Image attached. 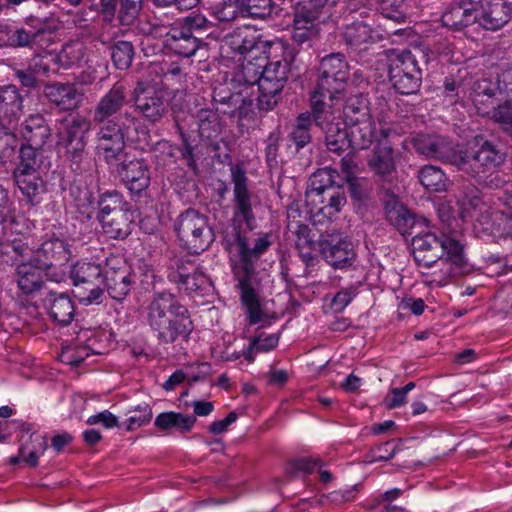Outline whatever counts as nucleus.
<instances>
[{
  "label": "nucleus",
  "instance_id": "f257e3e1",
  "mask_svg": "<svg viewBox=\"0 0 512 512\" xmlns=\"http://www.w3.org/2000/svg\"><path fill=\"white\" fill-rule=\"evenodd\" d=\"M128 102L126 86L117 82L95 105L92 123L98 127L99 148L120 140H127L142 150L152 145L150 133L142 122L132 113H120Z\"/></svg>",
  "mask_w": 512,
  "mask_h": 512
},
{
  "label": "nucleus",
  "instance_id": "f03ea898",
  "mask_svg": "<svg viewBox=\"0 0 512 512\" xmlns=\"http://www.w3.org/2000/svg\"><path fill=\"white\" fill-rule=\"evenodd\" d=\"M236 246L239 261L233 266V272L238 281L240 300L246 308L249 323L254 325L262 321L264 317L260 302L261 282L254 265L260 255L268 249L270 242L266 237H260L251 247L247 239L238 232Z\"/></svg>",
  "mask_w": 512,
  "mask_h": 512
},
{
  "label": "nucleus",
  "instance_id": "7ed1b4c3",
  "mask_svg": "<svg viewBox=\"0 0 512 512\" xmlns=\"http://www.w3.org/2000/svg\"><path fill=\"white\" fill-rule=\"evenodd\" d=\"M412 251L418 265L431 267L440 262L446 277L466 274L470 267L464 257L463 246L455 239L427 232L412 238Z\"/></svg>",
  "mask_w": 512,
  "mask_h": 512
},
{
  "label": "nucleus",
  "instance_id": "20e7f679",
  "mask_svg": "<svg viewBox=\"0 0 512 512\" xmlns=\"http://www.w3.org/2000/svg\"><path fill=\"white\" fill-rule=\"evenodd\" d=\"M295 55L289 52L282 60L265 65H256L251 61L244 66L246 74L253 73V77L247 78V84H257L258 108L261 111L273 110L281 100V92L289 79L293 76Z\"/></svg>",
  "mask_w": 512,
  "mask_h": 512
},
{
  "label": "nucleus",
  "instance_id": "39448f33",
  "mask_svg": "<svg viewBox=\"0 0 512 512\" xmlns=\"http://www.w3.org/2000/svg\"><path fill=\"white\" fill-rule=\"evenodd\" d=\"M349 76V64L343 54L331 53L323 57L310 95V107L332 106L333 100L344 93Z\"/></svg>",
  "mask_w": 512,
  "mask_h": 512
},
{
  "label": "nucleus",
  "instance_id": "423d86ee",
  "mask_svg": "<svg viewBox=\"0 0 512 512\" xmlns=\"http://www.w3.org/2000/svg\"><path fill=\"white\" fill-rule=\"evenodd\" d=\"M43 152L41 146L22 144L19 148V163L12 173L14 183L31 207L40 204L46 192L45 182L39 174Z\"/></svg>",
  "mask_w": 512,
  "mask_h": 512
},
{
  "label": "nucleus",
  "instance_id": "0eeeda50",
  "mask_svg": "<svg viewBox=\"0 0 512 512\" xmlns=\"http://www.w3.org/2000/svg\"><path fill=\"white\" fill-rule=\"evenodd\" d=\"M127 140H120L101 146L105 162L116 172L126 187L133 193H141L150 183L148 165L143 159L135 158L125 151Z\"/></svg>",
  "mask_w": 512,
  "mask_h": 512
},
{
  "label": "nucleus",
  "instance_id": "6e6552de",
  "mask_svg": "<svg viewBox=\"0 0 512 512\" xmlns=\"http://www.w3.org/2000/svg\"><path fill=\"white\" fill-rule=\"evenodd\" d=\"M505 159L506 153L501 145L476 137L471 149L460 150L457 169L471 177H479L502 165Z\"/></svg>",
  "mask_w": 512,
  "mask_h": 512
},
{
  "label": "nucleus",
  "instance_id": "1a4fd4ad",
  "mask_svg": "<svg viewBox=\"0 0 512 512\" xmlns=\"http://www.w3.org/2000/svg\"><path fill=\"white\" fill-rule=\"evenodd\" d=\"M174 226L180 242L190 253L199 254L214 241L208 218L195 209L189 208L181 213Z\"/></svg>",
  "mask_w": 512,
  "mask_h": 512
},
{
  "label": "nucleus",
  "instance_id": "9d476101",
  "mask_svg": "<svg viewBox=\"0 0 512 512\" xmlns=\"http://www.w3.org/2000/svg\"><path fill=\"white\" fill-rule=\"evenodd\" d=\"M91 122L81 115L70 116L65 119L63 130L59 132L61 144L66 149V155L74 171L85 169V162L88 159L87 133L90 130Z\"/></svg>",
  "mask_w": 512,
  "mask_h": 512
},
{
  "label": "nucleus",
  "instance_id": "9b49d317",
  "mask_svg": "<svg viewBox=\"0 0 512 512\" xmlns=\"http://www.w3.org/2000/svg\"><path fill=\"white\" fill-rule=\"evenodd\" d=\"M104 268L92 262H77L70 277L76 288V296L85 304L101 303L104 295Z\"/></svg>",
  "mask_w": 512,
  "mask_h": 512
},
{
  "label": "nucleus",
  "instance_id": "f8f14e48",
  "mask_svg": "<svg viewBox=\"0 0 512 512\" xmlns=\"http://www.w3.org/2000/svg\"><path fill=\"white\" fill-rule=\"evenodd\" d=\"M312 108L314 123L323 131L327 149L340 155L350 148V136L346 129L347 124L335 116L333 107Z\"/></svg>",
  "mask_w": 512,
  "mask_h": 512
},
{
  "label": "nucleus",
  "instance_id": "ddd939ff",
  "mask_svg": "<svg viewBox=\"0 0 512 512\" xmlns=\"http://www.w3.org/2000/svg\"><path fill=\"white\" fill-rule=\"evenodd\" d=\"M224 45L232 52L251 60H259L261 57L268 58L271 49V42L261 39L257 31L249 26L236 28L224 38Z\"/></svg>",
  "mask_w": 512,
  "mask_h": 512
},
{
  "label": "nucleus",
  "instance_id": "4468645a",
  "mask_svg": "<svg viewBox=\"0 0 512 512\" xmlns=\"http://www.w3.org/2000/svg\"><path fill=\"white\" fill-rule=\"evenodd\" d=\"M231 182L233 184V202L235 213L240 215L249 229L255 225L253 208L260 204L258 196L249 189V179L246 170L241 164L230 167Z\"/></svg>",
  "mask_w": 512,
  "mask_h": 512
},
{
  "label": "nucleus",
  "instance_id": "2eb2a0df",
  "mask_svg": "<svg viewBox=\"0 0 512 512\" xmlns=\"http://www.w3.org/2000/svg\"><path fill=\"white\" fill-rule=\"evenodd\" d=\"M326 4L320 3L319 0H308L295 6L292 23L294 42L304 44L318 38L321 8Z\"/></svg>",
  "mask_w": 512,
  "mask_h": 512
},
{
  "label": "nucleus",
  "instance_id": "dca6fc26",
  "mask_svg": "<svg viewBox=\"0 0 512 512\" xmlns=\"http://www.w3.org/2000/svg\"><path fill=\"white\" fill-rule=\"evenodd\" d=\"M103 280L104 290L112 299L117 301L126 298L134 283L131 268L119 257L107 258Z\"/></svg>",
  "mask_w": 512,
  "mask_h": 512
},
{
  "label": "nucleus",
  "instance_id": "f3484780",
  "mask_svg": "<svg viewBox=\"0 0 512 512\" xmlns=\"http://www.w3.org/2000/svg\"><path fill=\"white\" fill-rule=\"evenodd\" d=\"M380 194L386 220L402 235L412 234L415 226L424 222L416 218L390 187L381 185Z\"/></svg>",
  "mask_w": 512,
  "mask_h": 512
},
{
  "label": "nucleus",
  "instance_id": "a211bd4d",
  "mask_svg": "<svg viewBox=\"0 0 512 512\" xmlns=\"http://www.w3.org/2000/svg\"><path fill=\"white\" fill-rule=\"evenodd\" d=\"M412 144L419 154L458 167L460 150H457L445 137L419 134L412 139Z\"/></svg>",
  "mask_w": 512,
  "mask_h": 512
},
{
  "label": "nucleus",
  "instance_id": "6ab92c4d",
  "mask_svg": "<svg viewBox=\"0 0 512 512\" xmlns=\"http://www.w3.org/2000/svg\"><path fill=\"white\" fill-rule=\"evenodd\" d=\"M194 329L188 309L184 306L153 333L162 345L187 341Z\"/></svg>",
  "mask_w": 512,
  "mask_h": 512
},
{
  "label": "nucleus",
  "instance_id": "aec40b11",
  "mask_svg": "<svg viewBox=\"0 0 512 512\" xmlns=\"http://www.w3.org/2000/svg\"><path fill=\"white\" fill-rule=\"evenodd\" d=\"M183 307L184 305L173 294L167 292L156 293L146 308V320L152 332Z\"/></svg>",
  "mask_w": 512,
  "mask_h": 512
},
{
  "label": "nucleus",
  "instance_id": "412c9836",
  "mask_svg": "<svg viewBox=\"0 0 512 512\" xmlns=\"http://www.w3.org/2000/svg\"><path fill=\"white\" fill-rule=\"evenodd\" d=\"M32 256L40 268H45L48 271L51 268L67 264L72 253L69 245L64 240L52 238L42 243L39 249L33 251Z\"/></svg>",
  "mask_w": 512,
  "mask_h": 512
},
{
  "label": "nucleus",
  "instance_id": "4be33fe9",
  "mask_svg": "<svg viewBox=\"0 0 512 512\" xmlns=\"http://www.w3.org/2000/svg\"><path fill=\"white\" fill-rule=\"evenodd\" d=\"M477 14L476 23L486 30L495 31L508 23L511 8L505 0H481Z\"/></svg>",
  "mask_w": 512,
  "mask_h": 512
},
{
  "label": "nucleus",
  "instance_id": "5701e85b",
  "mask_svg": "<svg viewBox=\"0 0 512 512\" xmlns=\"http://www.w3.org/2000/svg\"><path fill=\"white\" fill-rule=\"evenodd\" d=\"M481 0H459L453 2L443 13L441 21L444 26L461 30L477 21V7Z\"/></svg>",
  "mask_w": 512,
  "mask_h": 512
},
{
  "label": "nucleus",
  "instance_id": "b1692460",
  "mask_svg": "<svg viewBox=\"0 0 512 512\" xmlns=\"http://www.w3.org/2000/svg\"><path fill=\"white\" fill-rule=\"evenodd\" d=\"M42 301L48 315L55 323L67 326L73 321L75 306L68 294L49 290Z\"/></svg>",
  "mask_w": 512,
  "mask_h": 512
},
{
  "label": "nucleus",
  "instance_id": "393cba45",
  "mask_svg": "<svg viewBox=\"0 0 512 512\" xmlns=\"http://www.w3.org/2000/svg\"><path fill=\"white\" fill-rule=\"evenodd\" d=\"M319 246L323 258L335 269L349 267L355 260L353 245L347 240H322Z\"/></svg>",
  "mask_w": 512,
  "mask_h": 512
},
{
  "label": "nucleus",
  "instance_id": "a878e982",
  "mask_svg": "<svg viewBox=\"0 0 512 512\" xmlns=\"http://www.w3.org/2000/svg\"><path fill=\"white\" fill-rule=\"evenodd\" d=\"M43 93L50 103L63 111L76 109L82 102V94L69 83L45 84Z\"/></svg>",
  "mask_w": 512,
  "mask_h": 512
},
{
  "label": "nucleus",
  "instance_id": "bb28decb",
  "mask_svg": "<svg viewBox=\"0 0 512 512\" xmlns=\"http://www.w3.org/2000/svg\"><path fill=\"white\" fill-rule=\"evenodd\" d=\"M46 272L45 268H40L35 262L32 255L26 261H21L16 268L17 283L21 291L31 294L40 290L45 285L43 275Z\"/></svg>",
  "mask_w": 512,
  "mask_h": 512
},
{
  "label": "nucleus",
  "instance_id": "cd10ccee",
  "mask_svg": "<svg viewBox=\"0 0 512 512\" xmlns=\"http://www.w3.org/2000/svg\"><path fill=\"white\" fill-rule=\"evenodd\" d=\"M167 93L163 90H152L145 98H136L137 111L150 123L159 122L168 111Z\"/></svg>",
  "mask_w": 512,
  "mask_h": 512
},
{
  "label": "nucleus",
  "instance_id": "c85d7f7f",
  "mask_svg": "<svg viewBox=\"0 0 512 512\" xmlns=\"http://www.w3.org/2000/svg\"><path fill=\"white\" fill-rule=\"evenodd\" d=\"M20 135L24 144L44 147L51 137V128L42 114L35 113L21 124Z\"/></svg>",
  "mask_w": 512,
  "mask_h": 512
},
{
  "label": "nucleus",
  "instance_id": "c756f323",
  "mask_svg": "<svg viewBox=\"0 0 512 512\" xmlns=\"http://www.w3.org/2000/svg\"><path fill=\"white\" fill-rule=\"evenodd\" d=\"M47 33L44 27L26 29L24 27H7L5 31L0 32V41L3 45L13 48H33L40 44L43 36Z\"/></svg>",
  "mask_w": 512,
  "mask_h": 512
},
{
  "label": "nucleus",
  "instance_id": "7c9ffc66",
  "mask_svg": "<svg viewBox=\"0 0 512 512\" xmlns=\"http://www.w3.org/2000/svg\"><path fill=\"white\" fill-rule=\"evenodd\" d=\"M24 98L14 84L0 86V122L10 126L22 112Z\"/></svg>",
  "mask_w": 512,
  "mask_h": 512
},
{
  "label": "nucleus",
  "instance_id": "2f4dec72",
  "mask_svg": "<svg viewBox=\"0 0 512 512\" xmlns=\"http://www.w3.org/2000/svg\"><path fill=\"white\" fill-rule=\"evenodd\" d=\"M196 119L199 136L209 141L214 150H218L219 146L216 140L224 129V124L219 117V112L210 108H201L196 113Z\"/></svg>",
  "mask_w": 512,
  "mask_h": 512
},
{
  "label": "nucleus",
  "instance_id": "473e14b6",
  "mask_svg": "<svg viewBox=\"0 0 512 512\" xmlns=\"http://www.w3.org/2000/svg\"><path fill=\"white\" fill-rule=\"evenodd\" d=\"M166 46L183 57H191L200 48L201 40L193 35L191 31L179 28H172L166 35Z\"/></svg>",
  "mask_w": 512,
  "mask_h": 512
},
{
  "label": "nucleus",
  "instance_id": "72a5a7b5",
  "mask_svg": "<svg viewBox=\"0 0 512 512\" xmlns=\"http://www.w3.org/2000/svg\"><path fill=\"white\" fill-rule=\"evenodd\" d=\"M500 94L498 87L488 80H480L474 83L472 91V101L481 115L491 116V110L497 107Z\"/></svg>",
  "mask_w": 512,
  "mask_h": 512
},
{
  "label": "nucleus",
  "instance_id": "f704fd0d",
  "mask_svg": "<svg viewBox=\"0 0 512 512\" xmlns=\"http://www.w3.org/2000/svg\"><path fill=\"white\" fill-rule=\"evenodd\" d=\"M368 166L378 175L385 186L391 181V176L396 170L394 151L390 146L376 147L368 159Z\"/></svg>",
  "mask_w": 512,
  "mask_h": 512
},
{
  "label": "nucleus",
  "instance_id": "c9c22d12",
  "mask_svg": "<svg viewBox=\"0 0 512 512\" xmlns=\"http://www.w3.org/2000/svg\"><path fill=\"white\" fill-rule=\"evenodd\" d=\"M103 232L112 239H125L131 233L132 219L129 210L112 213L99 219Z\"/></svg>",
  "mask_w": 512,
  "mask_h": 512
},
{
  "label": "nucleus",
  "instance_id": "e433bc0d",
  "mask_svg": "<svg viewBox=\"0 0 512 512\" xmlns=\"http://www.w3.org/2000/svg\"><path fill=\"white\" fill-rule=\"evenodd\" d=\"M342 38L348 48L362 51L367 44L373 42V32L364 22H354L345 27Z\"/></svg>",
  "mask_w": 512,
  "mask_h": 512
},
{
  "label": "nucleus",
  "instance_id": "4c0bfd02",
  "mask_svg": "<svg viewBox=\"0 0 512 512\" xmlns=\"http://www.w3.org/2000/svg\"><path fill=\"white\" fill-rule=\"evenodd\" d=\"M343 115L347 126L370 119L368 98L363 94L348 97L343 107Z\"/></svg>",
  "mask_w": 512,
  "mask_h": 512
},
{
  "label": "nucleus",
  "instance_id": "58836bf2",
  "mask_svg": "<svg viewBox=\"0 0 512 512\" xmlns=\"http://www.w3.org/2000/svg\"><path fill=\"white\" fill-rule=\"evenodd\" d=\"M337 172L331 168L325 167L318 169L311 177L309 182V189L306 192V198L323 196L334 189L335 177Z\"/></svg>",
  "mask_w": 512,
  "mask_h": 512
},
{
  "label": "nucleus",
  "instance_id": "ea45409f",
  "mask_svg": "<svg viewBox=\"0 0 512 512\" xmlns=\"http://www.w3.org/2000/svg\"><path fill=\"white\" fill-rule=\"evenodd\" d=\"M348 127L351 147L363 150L371 146L375 139V123L372 118L350 124Z\"/></svg>",
  "mask_w": 512,
  "mask_h": 512
},
{
  "label": "nucleus",
  "instance_id": "a19ab883",
  "mask_svg": "<svg viewBox=\"0 0 512 512\" xmlns=\"http://www.w3.org/2000/svg\"><path fill=\"white\" fill-rule=\"evenodd\" d=\"M242 92H232L230 87L224 83L214 86L212 92V105L217 112L229 115L231 109L239 102Z\"/></svg>",
  "mask_w": 512,
  "mask_h": 512
},
{
  "label": "nucleus",
  "instance_id": "79ce46f5",
  "mask_svg": "<svg viewBox=\"0 0 512 512\" xmlns=\"http://www.w3.org/2000/svg\"><path fill=\"white\" fill-rule=\"evenodd\" d=\"M195 416H187L176 412H164L155 419V426L160 430L176 428L181 432H189L196 423Z\"/></svg>",
  "mask_w": 512,
  "mask_h": 512
},
{
  "label": "nucleus",
  "instance_id": "37998d69",
  "mask_svg": "<svg viewBox=\"0 0 512 512\" xmlns=\"http://www.w3.org/2000/svg\"><path fill=\"white\" fill-rule=\"evenodd\" d=\"M313 120V108L311 112L301 113L297 119L294 128L292 129L289 137L296 145L297 150L303 148L311 142L310 127Z\"/></svg>",
  "mask_w": 512,
  "mask_h": 512
},
{
  "label": "nucleus",
  "instance_id": "c03bdc74",
  "mask_svg": "<svg viewBox=\"0 0 512 512\" xmlns=\"http://www.w3.org/2000/svg\"><path fill=\"white\" fill-rule=\"evenodd\" d=\"M421 184L429 191L443 192L447 189V178L444 172L434 166L426 165L419 171Z\"/></svg>",
  "mask_w": 512,
  "mask_h": 512
},
{
  "label": "nucleus",
  "instance_id": "a18cd8bd",
  "mask_svg": "<svg viewBox=\"0 0 512 512\" xmlns=\"http://www.w3.org/2000/svg\"><path fill=\"white\" fill-rule=\"evenodd\" d=\"M279 342V336L277 334H265L264 332L258 333L251 339L250 345L244 351V358L252 362L255 359L257 352H268L274 349Z\"/></svg>",
  "mask_w": 512,
  "mask_h": 512
},
{
  "label": "nucleus",
  "instance_id": "49530a36",
  "mask_svg": "<svg viewBox=\"0 0 512 512\" xmlns=\"http://www.w3.org/2000/svg\"><path fill=\"white\" fill-rule=\"evenodd\" d=\"M391 73H413V75H422L418 65L417 55L410 50H403L391 60Z\"/></svg>",
  "mask_w": 512,
  "mask_h": 512
},
{
  "label": "nucleus",
  "instance_id": "de8ad7c7",
  "mask_svg": "<svg viewBox=\"0 0 512 512\" xmlns=\"http://www.w3.org/2000/svg\"><path fill=\"white\" fill-rule=\"evenodd\" d=\"M242 16L251 18L266 19L270 17L276 9L273 0H241Z\"/></svg>",
  "mask_w": 512,
  "mask_h": 512
},
{
  "label": "nucleus",
  "instance_id": "09e8293b",
  "mask_svg": "<svg viewBox=\"0 0 512 512\" xmlns=\"http://www.w3.org/2000/svg\"><path fill=\"white\" fill-rule=\"evenodd\" d=\"M389 76L393 87L403 95L415 94L421 86L422 75L389 72Z\"/></svg>",
  "mask_w": 512,
  "mask_h": 512
},
{
  "label": "nucleus",
  "instance_id": "8fccbe9b",
  "mask_svg": "<svg viewBox=\"0 0 512 512\" xmlns=\"http://www.w3.org/2000/svg\"><path fill=\"white\" fill-rule=\"evenodd\" d=\"M111 58L117 69L125 70L130 67L133 57L134 48L129 41H117L110 46Z\"/></svg>",
  "mask_w": 512,
  "mask_h": 512
},
{
  "label": "nucleus",
  "instance_id": "3c124183",
  "mask_svg": "<svg viewBox=\"0 0 512 512\" xmlns=\"http://www.w3.org/2000/svg\"><path fill=\"white\" fill-rule=\"evenodd\" d=\"M403 439L398 438L395 440L386 441L376 447H373L369 452V459L367 463H373L377 461H388L397 452L402 450Z\"/></svg>",
  "mask_w": 512,
  "mask_h": 512
},
{
  "label": "nucleus",
  "instance_id": "603ef678",
  "mask_svg": "<svg viewBox=\"0 0 512 512\" xmlns=\"http://www.w3.org/2000/svg\"><path fill=\"white\" fill-rule=\"evenodd\" d=\"M99 215L98 219L109 216L112 213H118L124 210H128L125 206L126 203L123 201L122 196L117 191H111L104 193L99 200Z\"/></svg>",
  "mask_w": 512,
  "mask_h": 512
},
{
  "label": "nucleus",
  "instance_id": "864d4df0",
  "mask_svg": "<svg viewBox=\"0 0 512 512\" xmlns=\"http://www.w3.org/2000/svg\"><path fill=\"white\" fill-rule=\"evenodd\" d=\"M213 15L220 22L234 21L242 15L241 0H222L213 8Z\"/></svg>",
  "mask_w": 512,
  "mask_h": 512
},
{
  "label": "nucleus",
  "instance_id": "5fc2aeb1",
  "mask_svg": "<svg viewBox=\"0 0 512 512\" xmlns=\"http://www.w3.org/2000/svg\"><path fill=\"white\" fill-rule=\"evenodd\" d=\"M18 145V137L11 126L0 122V162L10 158Z\"/></svg>",
  "mask_w": 512,
  "mask_h": 512
},
{
  "label": "nucleus",
  "instance_id": "6e6d98bb",
  "mask_svg": "<svg viewBox=\"0 0 512 512\" xmlns=\"http://www.w3.org/2000/svg\"><path fill=\"white\" fill-rule=\"evenodd\" d=\"M490 118L512 138V105L504 103L491 110Z\"/></svg>",
  "mask_w": 512,
  "mask_h": 512
},
{
  "label": "nucleus",
  "instance_id": "4d7b16f0",
  "mask_svg": "<svg viewBox=\"0 0 512 512\" xmlns=\"http://www.w3.org/2000/svg\"><path fill=\"white\" fill-rule=\"evenodd\" d=\"M328 203L318 209V213L323 214L325 217L331 218L338 214L342 207L346 204V197L343 191L339 188L333 189L329 193H325Z\"/></svg>",
  "mask_w": 512,
  "mask_h": 512
},
{
  "label": "nucleus",
  "instance_id": "13d9d810",
  "mask_svg": "<svg viewBox=\"0 0 512 512\" xmlns=\"http://www.w3.org/2000/svg\"><path fill=\"white\" fill-rule=\"evenodd\" d=\"M118 19L122 25H131L142 10L143 0H120Z\"/></svg>",
  "mask_w": 512,
  "mask_h": 512
},
{
  "label": "nucleus",
  "instance_id": "bf43d9fd",
  "mask_svg": "<svg viewBox=\"0 0 512 512\" xmlns=\"http://www.w3.org/2000/svg\"><path fill=\"white\" fill-rule=\"evenodd\" d=\"M196 269L197 267L189 259L177 258L171 264L168 278L171 282L178 284Z\"/></svg>",
  "mask_w": 512,
  "mask_h": 512
},
{
  "label": "nucleus",
  "instance_id": "052dcab7",
  "mask_svg": "<svg viewBox=\"0 0 512 512\" xmlns=\"http://www.w3.org/2000/svg\"><path fill=\"white\" fill-rule=\"evenodd\" d=\"M133 415H131L128 419L127 430L132 431L148 422H150L152 417V410L148 404L139 405L132 411Z\"/></svg>",
  "mask_w": 512,
  "mask_h": 512
},
{
  "label": "nucleus",
  "instance_id": "680f3d73",
  "mask_svg": "<svg viewBox=\"0 0 512 512\" xmlns=\"http://www.w3.org/2000/svg\"><path fill=\"white\" fill-rule=\"evenodd\" d=\"M14 77L19 81L22 88L34 90L40 87L41 81L26 67L18 68L12 67Z\"/></svg>",
  "mask_w": 512,
  "mask_h": 512
},
{
  "label": "nucleus",
  "instance_id": "e2e57ef3",
  "mask_svg": "<svg viewBox=\"0 0 512 512\" xmlns=\"http://www.w3.org/2000/svg\"><path fill=\"white\" fill-rule=\"evenodd\" d=\"M0 251L2 254L10 255L11 260L13 262L18 261L19 258H23L25 256H28L30 253H32L31 249L21 241H12L8 243H3L0 246Z\"/></svg>",
  "mask_w": 512,
  "mask_h": 512
},
{
  "label": "nucleus",
  "instance_id": "0e129e2a",
  "mask_svg": "<svg viewBox=\"0 0 512 512\" xmlns=\"http://www.w3.org/2000/svg\"><path fill=\"white\" fill-rule=\"evenodd\" d=\"M352 199L358 202H365L369 197V189L366 181L358 177L346 180Z\"/></svg>",
  "mask_w": 512,
  "mask_h": 512
},
{
  "label": "nucleus",
  "instance_id": "69168bd1",
  "mask_svg": "<svg viewBox=\"0 0 512 512\" xmlns=\"http://www.w3.org/2000/svg\"><path fill=\"white\" fill-rule=\"evenodd\" d=\"M207 278L204 273L198 271V268L178 283L180 289H184L187 292H194L201 289Z\"/></svg>",
  "mask_w": 512,
  "mask_h": 512
},
{
  "label": "nucleus",
  "instance_id": "338daca9",
  "mask_svg": "<svg viewBox=\"0 0 512 512\" xmlns=\"http://www.w3.org/2000/svg\"><path fill=\"white\" fill-rule=\"evenodd\" d=\"M474 178L477 179L482 189H487L490 191L502 189L507 184L505 178L497 172H492L488 175L482 174V176Z\"/></svg>",
  "mask_w": 512,
  "mask_h": 512
},
{
  "label": "nucleus",
  "instance_id": "774afa93",
  "mask_svg": "<svg viewBox=\"0 0 512 512\" xmlns=\"http://www.w3.org/2000/svg\"><path fill=\"white\" fill-rule=\"evenodd\" d=\"M439 54L447 62L452 64H461L465 61L464 55L459 51L454 44L443 43L439 45Z\"/></svg>",
  "mask_w": 512,
  "mask_h": 512
}]
</instances>
